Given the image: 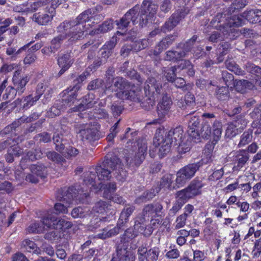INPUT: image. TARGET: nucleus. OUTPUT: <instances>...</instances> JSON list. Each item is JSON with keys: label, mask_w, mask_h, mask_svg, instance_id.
<instances>
[{"label": "nucleus", "mask_w": 261, "mask_h": 261, "mask_svg": "<svg viewBox=\"0 0 261 261\" xmlns=\"http://www.w3.org/2000/svg\"><path fill=\"white\" fill-rule=\"evenodd\" d=\"M185 57V51H182L181 49H172L167 51L165 54L164 59L165 61L172 62H177L182 59Z\"/></svg>", "instance_id": "obj_21"}, {"label": "nucleus", "mask_w": 261, "mask_h": 261, "mask_svg": "<svg viewBox=\"0 0 261 261\" xmlns=\"http://www.w3.org/2000/svg\"><path fill=\"white\" fill-rule=\"evenodd\" d=\"M223 26L220 25L219 31L214 32L210 37V40L213 42L222 41L225 39L233 40L239 34L238 31L234 27H239L242 25V18L238 15H233L228 19Z\"/></svg>", "instance_id": "obj_6"}, {"label": "nucleus", "mask_w": 261, "mask_h": 261, "mask_svg": "<svg viewBox=\"0 0 261 261\" xmlns=\"http://www.w3.org/2000/svg\"><path fill=\"white\" fill-rule=\"evenodd\" d=\"M103 81L100 79H95L92 81L88 85L87 89L89 90L97 89L102 86Z\"/></svg>", "instance_id": "obj_60"}, {"label": "nucleus", "mask_w": 261, "mask_h": 261, "mask_svg": "<svg viewBox=\"0 0 261 261\" xmlns=\"http://www.w3.org/2000/svg\"><path fill=\"white\" fill-rule=\"evenodd\" d=\"M97 102V100L94 98V95L93 94L89 93L84 96L80 104L73 107L72 110L73 111H83L94 107Z\"/></svg>", "instance_id": "obj_18"}, {"label": "nucleus", "mask_w": 261, "mask_h": 261, "mask_svg": "<svg viewBox=\"0 0 261 261\" xmlns=\"http://www.w3.org/2000/svg\"><path fill=\"white\" fill-rule=\"evenodd\" d=\"M176 36L170 35L166 37L163 38L159 43L161 44V46L164 47L165 49L171 46L173 42L175 41Z\"/></svg>", "instance_id": "obj_54"}, {"label": "nucleus", "mask_w": 261, "mask_h": 261, "mask_svg": "<svg viewBox=\"0 0 261 261\" xmlns=\"http://www.w3.org/2000/svg\"><path fill=\"white\" fill-rule=\"evenodd\" d=\"M46 155L49 160L56 163L62 164L66 161L62 155L54 151L47 152Z\"/></svg>", "instance_id": "obj_48"}, {"label": "nucleus", "mask_w": 261, "mask_h": 261, "mask_svg": "<svg viewBox=\"0 0 261 261\" xmlns=\"http://www.w3.org/2000/svg\"><path fill=\"white\" fill-rule=\"evenodd\" d=\"M55 216L51 214H48L47 216L43 217L42 219L43 225L46 226L48 228L54 229L55 224L53 223V220L52 219Z\"/></svg>", "instance_id": "obj_58"}, {"label": "nucleus", "mask_w": 261, "mask_h": 261, "mask_svg": "<svg viewBox=\"0 0 261 261\" xmlns=\"http://www.w3.org/2000/svg\"><path fill=\"white\" fill-rule=\"evenodd\" d=\"M138 236V232L137 231L134 227H129L126 229L124 233L121 236V242L124 245L132 241Z\"/></svg>", "instance_id": "obj_28"}, {"label": "nucleus", "mask_w": 261, "mask_h": 261, "mask_svg": "<svg viewBox=\"0 0 261 261\" xmlns=\"http://www.w3.org/2000/svg\"><path fill=\"white\" fill-rule=\"evenodd\" d=\"M116 189L117 187L115 182H110L106 185L103 188V197L107 199H110L111 201L116 203L124 204L125 202V200L122 197L117 194L113 195L116 190Z\"/></svg>", "instance_id": "obj_16"}, {"label": "nucleus", "mask_w": 261, "mask_h": 261, "mask_svg": "<svg viewBox=\"0 0 261 261\" xmlns=\"http://www.w3.org/2000/svg\"><path fill=\"white\" fill-rule=\"evenodd\" d=\"M138 149L131 155L126 158V162L130 166H139L145 159V153L147 150V144L141 141L138 143Z\"/></svg>", "instance_id": "obj_12"}, {"label": "nucleus", "mask_w": 261, "mask_h": 261, "mask_svg": "<svg viewBox=\"0 0 261 261\" xmlns=\"http://www.w3.org/2000/svg\"><path fill=\"white\" fill-rule=\"evenodd\" d=\"M79 133L83 140L89 142H93L99 139L98 131L96 127L91 123L83 124Z\"/></svg>", "instance_id": "obj_13"}, {"label": "nucleus", "mask_w": 261, "mask_h": 261, "mask_svg": "<svg viewBox=\"0 0 261 261\" xmlns=\"http://www.w3.org/2000/svg\"><path fill=\"white\" fill-rule=\"evenodd\" d=\"M226 68L231 72H234L237 75H243L244 71L232 60H227L225 61Z\"/></svg>", "instance_id": "obj_40"}, {"label": "nucleus", "mask_w": 261, "mask_h": 261, "mask_svg": "<svg viewBox=\"0 0 261 261\" xmlns=\"http://www.w3.org/2000/svg\"><path fill=\"white\" fill-rule=\"evenodd\" d=\"M111 86L107 84L106 91H115L117 98L122 100H129L140 103L145 110H150L163 92V86L160 79L148 77L144 83V91L146 98L142 101L140 88L131 85L125 79L117 76L113 79Z\"/></svg>", "instance_id": "obj_1"}, {"label": "nucleus", "mask_w": 261, "mask_h": 261, "mask_svg": "<svg viewBox=\"0 0 261 261\" xmlns=\"http://www.w3.org/2000/svg\"><path fill=\"white\" fill-rule=\"evenodd\" d=\"M89 75V73L88 71H85L83 72L81 75L79 76V77L75 80V82H76L75 85L72 88H68L67 89L63 91V95H65L66 94H70L71 90H73V88L75 86H78L79 88L76 91V93L79 90L80 88V86L79 84L82 83L84 81H85L87 76ZM77 95V94L76 93Z\"/></svg>", "instance_id": "obj_45"}, {"label": "nucleus", "mask_w": 261, "mask_h": 261, "mask_svg": "<svg viewBox=\"0 0 261 261\" xmlns=\"http://www.w3.org/2000/svg\"><path fill=\"white\" fill-rule=\"evenodd\" d=\"M254 86L255 84L245 80H236L234 83L236 90L242 93L246 92L248 90L253 89Z\"/></svg>", "instance_id": "obj_25"}, {"label": "nucleus", "mask_w": 261, "mask_h": 261, "mask_svg": "<svg viewBox=\"0 0 261 261\" xmlns=\"http://www.w3.org/2000/svg\"><path fill=\"white\" fill-rule=\"evenodd\" d=\"M53 140L55 144L56 150L58 152H62L65 148V145L63 143V139L62 138V135L58 133H55L53 137Z\"/></svg>", "instance_id": "obj_43"}, {"label": "nucleus", "mask_w": 261, "mask_h": 261, "mask_svg": "<svg viewBox=\"0 0 261 261\" xmlns=\"http://www.w3.org/2000/svg\"><path fill=\"white\" fill-rule=\"evenodd\" d=\"M93 9L86 10L79 14L75 19L65 20L57 27V32L61 34L55 37L51 41L50 47L53 52L60 48L63 40L68 39L70 42H74L84 38L89 28L86 22L96 16Z\"/></svg>", "instance_id": "obj_3"}, {"label": "nucleus", "mask_w": 261, "mask_h": 261, "mask_svg": "<svg viewBox=\"0 0 261 261\" xmlns=\"http://www.w3.org/2000/svg\"><path fill=\"white\" fill-rule=\"evenodd\" d=\"M216 144V143H215L213 141L211 143L206 144L203 150V155L201 159V164H206L212 161L213 152L214 146Z\"/></svg>", "instance_id": "obj_26"}, {"label": "nucleus", "mask_w": 261, "mask_h": 261, "mask_svg": "<svg viewBox=\"0 0 261 261\" xmlns=\"http://www.w3.org/2000/svg\"><path fill=\"white\" fill-rule=\"evenodd\" d=\"M173 179V176L172 174H166L164 175L160 180L159 189L160 190L162 189H170Z\"/></svg>", "instance_id": "obj_39"}, {"label": "nucleus", "mask_w": 261, "mask_h": 261, "mask_svg": "<svg viewBox=\"0 0 261 261\" xmlns=\"http://www.w3.org/2000/svg\"><path fill=\"white\" fill-rule=\"evenodd\" d=\"M222 134V128L221 127L216 126L214 125L213 137V140L212 141L215 143H217L218 141L220 139Z\"/></svg>", "instance_id": "obj_64"}, {"label": "nucleus", "mask_w": 261, "mask_h": 261, "mask_svg": "<svg viewBox=\"0 0 261 261\" xmlns=\"http://www.w3.org/2000/svg\"><path fill=\"white\" fill-rule=\"evenodd\" d=\"M48 13L49 14L41 12L35 13L32 16V20L39 25H47L52 21L55 15L54 13L48 12Z\"/></svg>", "instance_id": "obj_22"}, {"label": "nucleus", "mask_w": 261, "mask_h": 261, "mask_svg": "<svg viewBox=\"0 0 261 261\" xmlns=\"http://www.w3.org/2000/svg\"><path fill=\"white\" fill-rule=\"evenodd\" d=\"M163 206L159 202L148 204L145 205L142 210V217L140 219H143L146 220V218L153 217L154 216L159 217L161 216L163 214Z\"/></svg>", "instance_id": "obj_14"}, {"label": "nucleus", "mask_w": 261, "mask_h": 261, "mask_svg": "<svg viewBox=\"0 0 261 261\" xmlns=\"http://www.w3.org/2000/svg\"><path fill=\"white\" fill-rule=\"evenodd\" d=\"M123 166L120 160L113 156L106 159L100 164L96 166L94 170L99 181L110 180L113 174L118 180L123 182L127 177V172L123 169Z\"/></svg>", "instance_id": "obj_5"}, {"label": "nucleus", "mask_w": 261, "mask_h": 261, "mask_svg": "<svg viewBox=\"0 0 261 261\" xmlns=\"http://www.w3.org/2000/svg\"><path fill=\"white\" fill-rule=\"evenodd\" d=\"M67 0H38L30 4L22 12H33L39 8L48 5L46 7L48 12L56 14V9L61 4L66 2Z\"/></svg>", "instance_id": "obj_10"}, {"label": "nucleus", "mask_w": 261, "mask_h": 261, "mask_svg": "<svg viewBox=\"0 0 261 261\" xmlns=\"http://www.w3.org/2000/svg\"><path fill=\"white\" fill-rule=\"evenodd\" d=\"M212 132L210 124L205 122L202 124L200 130L197 132V135L200 136L203 139H208L211 136Z\"/></svg>", "instance_id": "obj_42"}, {"label": "nucleus", "mask_w": 261, "mask_h": 261, "mask_svg": "<svg viewBox=\"0 0 261 261\" xmlns=\"http://www.w3.org/2000/svg\"><path fill=\"white\" fill-rule=\"evenodd\" d=\"M187 217V214L184 213L179 216L175 221V228L179 229L184 227L186 224V221Z\"/></svg>", "instance_id": "obj_59"}, {"label": "nucleus", "mask_w": 261, "mask_h": 261, "mask_svg": "<svg viewBox=\"0 0 261 261\" xmlns=\"http://www.w3.org/2000/svg\"><path fill=\"white\" fill-rule=\"evenodd\" d=\"M245 68L247 71L255 75V85H256V79L261 80V68L250 62H248L245 65Z\"/></svg>", "instance_id": "obj_35"}, {"label": "nucleus", "mask_w": 261, "mask_h": 261, "mask_svg": "<svg viewBox=\"0 0 261 261\" xmlns=\"http://www.w3.org/2000/svg\"><path fill=\"white\" fill-rule=\"evenodd\" d=\"M22 122V119H19L14 121L12 124L5 127L2 131L3 134L17 135L16 132L19 129V127Z\"/></svg>", "instance_id": "obj_31"}, {"label": "nucleus", "mask_w": 261, "mask_h": 261, "mask_svg": "<svg viewBox=\"0 0 261 261\" xmlns=\"http://www.w3.org/2000/svg\"><path fill=\"white\" fill-rule=\"evenodd\" d=\"M88 213L86 208L79 206L74 208L71 212V216L74 218H84L86 217Z\"/></svg>", "instance_id": "obj_51"}, {"label": "nucleus", "mask_w": 261, "mask_h": 261, "mask_svg": "<svg viewBox=\"0 0 261 261\" xmlns=\"http://www.w3.org/2000/svg\"><path fill=\"white\" fill-rule=\"evenodd\" d=\"M162 99L158 105L156 111L158 114L161 116H166L172 105L170 97L167 93H163Z\"/></svg>", "instance_id": "obj_20"}, {"label": "nucleus", "mask_w": 261, "mask_h": 261, "mask_svg": "<svg viewBox=\"0 0 261 261\" xmlns=\"http://www.w3.org/2000/svg\"><path fill=\"white\" fill-rule=\"evenodd\" d=\"M196 42V37L193 36L192 38L188 40L186 43H180L176 46L177 49H181L182 51H185V56L187 53L191 51L194 47Z\"/></svg>", "instance_id": "obj_34"}, {"label": "nucleus", "mask_w": 261, "mask_h": 261, "mask_svg": "<svg viewBox=\"0 0 261 261\" xmlns=\"http://www.w3.org/2000/svg\"><path fill=\"white\" fill-rule=\"evenodd\" d=\"M72 191L73 188H69L65 193L66 195H63L62 197L59 199L64 203H57L55 204L54 208L57 214L68 213L67 207L73 200V195L71 193Z\"/></svg>", "instance_id": "obj_15"}, {"label": "nucleus", "mask_w": 261, "mask_h": 261, "mask_svg": "<svg viewBox=\"0 0 261 261\" xmlns=\"http://www.w3.org/2000/svg\"><path fill=\"white\" fill-rule=\"evenodd\" d=\"M222 76L223 81L226 85L225 87H229L233 82L234 77L233 75L227 71H223L222 72Z\"/></svg>", "instance_id": "obj_55"}, {"label": "nucleus", "mask_w": 261, "mask_h": 261, "mask_svg": "<svg viewBox=\"0 0 261 261\" xmlns=\"http://www.w3.org/2000/svg\"><path fill=\"white\" fill-rule=\"evenodd\" d=\"M34 150L29 151L27 153L26 156L24 158H22L20 163V165L22 169H24L27 167L25 166V163L28 162V161H34L36 160Z\"/></svg>", "instance_id": "obj_53"}, {"label": "nucleus", "mask_w": 261, "mask_h": 261, "mask_svg": "<svg viewBox=\"0 0 261 261\" xmlns=\"http://www.w3.org/2000/svg\"><path fill=\"white\" fill-rule=\"evenodd\" d=\"M126 245L119 244L116 248L119 261H135V255L127 250Z\"/></svg>", "instance_id": "obj_23"}, {"label": "nucleus", "mask_w": 261, "mask_h": 261, "mask_svg": "<svg viewBox=\"0 0 261 261\" xmlns=\"http://www.w3.org/2000/svg\"><path fill=\"white\" fill-rule=\"evenodd\" d=\"M196 173V164H189L181 168L176 173V185L178 188L183 187Z\"/></svg>", "instance_id": "obj_11"}, {"label": "nucleus", "mask_w": 261, "mask_h": 261, "mask_svg": "<svg viewBox=\"0 0 261 261\" xmlns=\"http://www.w3.org/2000/svg\"><path fill=\"white\" fill-rule=\"evenodd\" d=\"M253 138V129L249 128L245 131L240 137L239 147H244L251 142Z\"/></svg>", "instance_id": "obj_32"}, {"label": "nucleus", "mask_w": 261, "mask_h": 261, "mask_svg": "<svg viewBox=\"0 0 261 261\" xmlns=\"http://www.w3.org/2000/svg\"><path fill=\"white\" fill-rule=\"evenodd\" d=\"M79 88L78 86L74 87L73 90H71L70 94L63 95V92L61 93L63 98L55 101L54 105L47 111V116L54 118L59 116L61 112L64 111L67 107L72 106L76 99V91Z\"/></svg>", "instance_id": "obj_8"}, {"label": "nucleus", "mask_w": 261, "mask_h": 261, "mask_svg": "<svg viewBox=\"0 0 261 261\" xmlns=\"http://www.w3.org/2000/svg\"><path fill=\"white\" fill-rule=\"evenodd\" d=\"M189 12V9L186 7L176 10L165 22L161 29L160 30L159 29H155L151 32L149 34L150 36L154 37L160 31L166 33L171 31L185 17Z\"/></svg>", "instance_id": "obj_9"}, {"label": "nucleus", "mask_w": 261, "mask_h": 261, "mask_svg": "<svg viewBox=\"0 0 261 261\" xmlns=\"http://www.w3.org/2000/svg\"><path fill=\"white\" fill-rule=\"evenodd\" d=\"M261 253V239L255 241L254 243V249L252 251L253 257H258Z\"/></svg>", "instance_id": "obj_63"}, {"label": "nucleus", "mask_w": 261, "mask_h": 261, "mask_svg": "<svg viewBox=\"0 0 261 261\" xmlns=\"http://www.w3.org/2000/svg\"><path fill=\"white\" fill-rule=\"evenodd\" d=\"M147 252L148 250L145 246L143 245L139 246L137 250L138 261H145L144 258L146 255L147 254Z\"/></svg>", "instance_id": "obj_62"}, {"label": "nucleus", "mask_w": 261, "mask_h": 261, "mask_svg": "<svg viewBox=\"0 0 261 261\" xmlns=\"http://www.w3.org/2000/svg\"><path fill=\"white\" fill-rule=\"evenodd\" d=\"M184 190L187 194L189 195L190 198L195 196L196 195V182H195V181L193 180L189 186Z\"/></svg>", "instance_id": "obj_61"}, {"label": "nucleus", "mask_w": 261, "mask_h": 261, "mask_svg": "<svg viewBox=\"0 0 261 261\" xmlns=\"http://www.w3.org/2000/svg\"><path fill=\"white\" fill-rule=\"evenodd\" d=\"M30 168L32 173L38 177L44 178L47 174V168L42 164H33L31 165Z\"/></svg>", "instance_id": "obj_30"}, {"label": "nucleus", "mask_w": 261, "mask_h": 261, "mask_svg": "<svg viewBox=\"0 0 261 261\" xmlns=\"http://www.w3.org/2000/svg\"><path fill=\"white\" fill-rule=\"evenodd\" d=\"M241 16L242 18L243 17L252 23H256L261 21V10L253 9L245 12L243 13V16L238 15ZM243 20V19H242ZM243 20H242V23Z\"/></svg>", "instance_id": "obj_24"}, {"label": "nucleus", "mask_w": 261, "mask_h": 261, "mask_svg": "<svg viewBox=\"0 0 261 261\" xmlns=\"http://www.w3.org/2000/svg\"><path fill=\"white\" fill-rule=\"evenodd\" d=\"M113 28V20L110 19L105 21L102 24L99 25V29L101 33L107 32L111 30Z\"/></svg>", "instance_id": "obj_57"}, {"label": "nucleus", "mask_w": 261, "mask_h": 261, "mask_svg": "<svg viewBox=\"0 0 261 261\" xmlns=\"http://www.w3.org/2000/svg\"><path fill=\"white\" fill-rule=\"evenodd\" d=\"M160 249L158 247H153L148 250L145 257V261H156L158 259Z\"/></svg>", "instance_id": "obj_46"}, {"label": "nucleus", "mask_w": 261, "mask_h": 261, "mask_svg": "<svg viewBox=\"0 0 261 261\" xmlns=\"http://www.w3.org/2000/svg\"><path fill=\"white\" fill-rule=\"evenodd\" d=\"M250 155L246 150L241 149L238 151L235 156V165L232 169L233 171H239L244 167L249 159Z\"/></svg>", "instance_id": "obj_19"}, {"label": "nucleus", "mask_w": 261, "mask_h": 261, "mask_svg": "<svg viewBox=\"0 0 261 261\" xmlns=\"http://www.w3.org/2000/svg\"><path fill=\"white\" fill-rule=\"evenodd\" d=\"M14 87L16 88V90L19 95H21L25 90V85L29 81L27 76L21 77L20 76V71H16L12 78Z\"/></svg>", "instance_id": "obj_17"}, {"label": "nucleus", "mask_w": 261, "mask_h": 261, "mask_svg": "<svg viewBox=\"0 0 261 261\" xmlns=\"http://www.w3.org/2000/svg\"><path fill=\"white\" fill-rule=\"evenodd\" d=\"M74 59L71 53L61 54L58 59V64L59 67H64L69 68L73 63Z\"/></svg>", "instance_id": "obj_27"}, {"label": "nucleus", "mask_w": 261, "mask_h": 261, "mask_svg": "<svg viewBox=\"0 0 261 261\" xmlns=\"http://www.w3.org/2000/svg\"><path fill=\"white\" fill-rule=\"evenodd\" d=\"M162 70L166 80L169 82H173L176 78V66H173L171 67H163Z\"/></svg>", "instance_id": "obj_37"}, {"label": "nucleus", "mask_w": 261, "mask_h": 261, "mask_svg": "<svg viewBox=\"0 0 261 261\" xmlns=\"http://www.w3.org/2000/svg\"><path fill=\"white\" fill-rule=\"evenodd\" d=\"M145 220L143 219H140L139 220H136L134 225L135 230L139 233L143 234L144 236L148 237L150 235L145 234V232L148 228V225L144 224Z\"/></svg>", "instance_id": "obj_47"}, {"label": "nucleus", "mask_w": 261, "mask_h": 261, "mask_svg": "<svg viewBox=\"0 0 261 261\" xmlns=\"http://www.w3.org/2000/svg\"><path fill=\"white\" fill-rule=\"evenodd\" d=\"M121 228L122 227L117 223L116 226L112 229H109L108 228H105L103 229V232L102 233L98 234V238L105 239L115 236L119 233Z\"/></svg>", "instance_id": "obj_29"}, {"label": "nucleus", "mask_w": 261, "mask_h": 261, "mask_svg": "<svg viewBox=\"0 0 261 261\" xmlns=\"http://www.w3.org/2000/svg\"><path fill=\"white\" fill-rule=\"evenodd\" d=\"M237 121L232 122L228 123L227 127L226 129V135L228 137L232 138L234 137L237 134Z\"/></svg>", "instance_id": "obj_49"}, {"label": "nucleus", "mask_w": 261, "mask_h": 261, "mask_svg": "<svg viewBox=\"0 0 261 261\" xmlns=\"http://www.w3.org/2000/svg\"><path fill=\"white\" fill-rule=\"evenodd\" d=\"M162 222V219L161 218H152L150 220V223L148 225V228L145 232V234L151 235L153 230L159 227Z\"/></svg>", "instance_id": "obj_41"}, {"label": "nucleus", "mask_w": 261, "mask_h": 261, "mask_svg": "<svg viewBox=\"0 0 261 261\" xmlns=\"http://www.w3.org/2000/svg\"><path fill=\"white\" fill-rule=\"evenodd\" d=\"M44 225L42 220L40 221L33 222L27 228L29 233H40L44 230Z\"/></svg>", "instance_id": "obj_38"}, {"label": "nucleus", "mask_w": 261, "mask_h": 261, "mask_svg": "<svg viewBox=\"0 0 261 261\" xmlns=\"http://www.w3.org/2000/svg\"><path fill=\"white\" fill-rule=\"evenodd\" d=\"M120 121V119L118 120L114 125L110 128V133L107 137V140L108 142H111L113 141L114 138L116 136L119 132L118 125Z\"/></svg>", "instance_id": "obj_52"}, {"label": "nucleus", "mask_w": 261, "mask_h": 261, "mask_svg": "<svg viewBox=\"0 0 261 261\" xmlns=\"http://www.w3.org/2000/svg\"><path fill=\"white\" fill-rule=\"evenodd\" d=\"M188 117L190 120L187 129L189 138L187 142L184 141V131L180 126L166 132L164 128H159L156 129L153 139V144L156 147L160 146L159 152L162 158L170 152L171 145L173 142H174L175 145L178 146L179 150L182 153L190 151L192 142H196L195 116L191 117L190 115H188Z\"/></svg>", "instance_id": "obj_2"}, {"label": "nucleus", "mask_w": 261, "mask_h": 261, "mask_svg": "<svg viewBox=\"0 0 261 261\" xmlns=\"http://www.w3.org/2000/svg\"><path fill=\"white\" fill-rule=\"evenodd\" d=\"M22 244L28 252L36 254L40 253V249L33 241L25 239L22 242Z\"/></svg>", "instance_id": "obj_36"}, {"label": "nucleus", "mask_w": 261, "mask_h": 261, "mask_svg": "<svg viewBox=\"0 0 261 261\" xmlns=\"http://www.w3.org/2000/svg\"><path fill=\"white\" fill-rule=\"evenodd\" d=\"M158 6L152 2V0H144L141 6L136 5L128 10L119 20H116L118 29L124 30L130 22L133 25L138 24L141 27L145 26L148 20L153 18Z\"/></svg>", "instance_id": "obj_4"}, {"label": "nucleus", "mask_w": 261, "mask_h": 261, "mask_svg": "<svg viewBox=\"0 0 261 261\" xmlns=\"http://www.w3.org/2000/svg\"><path fill=\"white\" fill-rule=\"evenodd\" d=\"M111 112L114 117H116L121 115L124 108L122 105L113 103L111 106Z\"/></svg>", "instance_id": "obj_56"}, {"label": "nucleus", "mask_w": 261, "mask_h": 261, "mask_svg": "<svg viewBox=\"0 0 261 261\" xmlns=\"http://www.w3.org/2000/svg\"><path fill=\"white\" fill-rule=\"evenodd\" d=\"M109 204L104 201L99 200L96 202L93 206L92 212L100 214L107 213L109 210Z\"/></svg>", "instance_id": "obj_33"}, {"label": "nucleus", "mask_w": 261, "mask_h": 261, "mask_svg": "<svg viewBox=\"0 0 261 261\" xmlns=\"http://www.w3.org/2000/svg\"><path fill=\"white\" fill-rule=\"evenodd\" d=\"M216 95L219 100H225L228 99L229 97L228 87L225 86L219 87L216 92Z\"/></svg>", "instance_id": "obj_44"}, {"label": "nucleus", "mask_w": 261, "mask_h": 261, "mask_svg": "<svg viewBox=\"0 0 261 261\" xmlns=\"http://www.w3.org/2000/svg\"><path fill=\"white\" fill-rule=\"evenodd\" d=\"M83 186L85 185L87 187L85 189L84 187L81 188H73L72 192L74 193L73 200L79 201L82 203H87L89 198V193L92 189L94 190H100L103 187L101 182H97L96 175L92 171H88L84 174ZM72 191L71 192V193Z\"/></svg>", "instance_id": "obj_7"}, {"label": "nucleus", "mask_w": 261, "mask_h": 261, "mask_svg": "<svg viewBox=\"0 0 261 261\" xmlns=\"http://www.w3.org/2000/svg\"><path fill=\"white\" fill-rule=\"evenodd\" d=\"M38 97L33 96L32 95H29L25 97L23 100L22 101V106L24 109H28L31 106H33L34 104L38 100Z\"/></svg>", "instance_id": "obj_50"}]
</instances>
